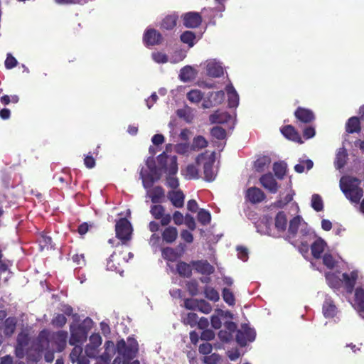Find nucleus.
I'll use <instances>...</instances> for the list:
<instances>
[{"label":"nucleus","mask_w":364,"mask_h":364,"mask_svg":"<svg viewBox=\"0 0 364 364\" xmlns=\"http://www.w3.org/2000/svg\"><path fill=\"white\" fill-rule=\"evenodd\" d=\"M116 350L119 355L115 358L113 364H140L138 360L132 361L139 351L138 342L135 338L129 337L127 344L124 339L118 341Z\"/></svg>","instance_id":"f257e3e1"},{"label":"nucleus","mask_w":364,"mask_h":364,"mask_svg":"<svg viewBox=\"0 0 364 364\" xmlns=\"http://www.w3.org/2000/svg\"><path fill=\"white\" fill-rule=\"evenodd\" d=\"M360 183V181L355 177L346 176L340 180L341 190L352 203H359L363 196V190L359 186Z\"/></svg>","instance_id":"f03ea898"},{"label":"nucleus","mask_w":364,"mask_h":364,"mask_svg":"<svg viewBox=\"0 0 364 364\" xmlns=\"http://www.w3.org/2000/svg\"><path fill=\"white\" fill-rule=\"evenodd\" d=\"M92 326V320L89 317L85 318L80 324L71 323L70 325V345L82 344L87 340L88 332Z\"/></svg>","instance_id":"7ed1b4c3"},{"label":"nucleus","mask_w":364,"mask_h":364,"mask_svg":"<svg viewBox=\"0 0 364 364\" xmlns=\"http://www.w3.org/2000/svg\"><path fill=\"white\" fill-rule=\"evenodd\" d=\"M116 237L125 244L132 238V227L130 222L125 218L118 220L115 225Z\"/></svg>","instance_id":"20e7f679"},{"label":"nucleus","mask_w":364,"mask_h":364,"mask_svg":"<svg viewBox=\"0 0 364 364\" xmlns=\"http://www.w3.org/2000/svg\"><path fill=\"white\" fill-rule=\"evenodd\" d=\"M256 333L254 328L247 324H242L240 330L237 331L236 341L242 347L247 345V342H252L255 339Z\"/></svg>","instance_id":"39448f33"},{"label":"nucleus","mask_w":364,"mask_h":364,"mask_svg":"<svg viewBox=\"0 0 364 364\" xmlns=\"http://www.w3.org/2000/svg\"><path fill=\"white\" fill-rule=\"evenodd\" d=\"M143 41L146 46L159 45L162 43V35L154 28L147 29L143 36Z\"/></svg>","instance_id":"423d86ee"},{"label":"nucleus","mask_w":364,"mask_h":364,"mask_svg":"<svg viewBox=\"0 0 364 364\" xmlns=\"http://www.w3.org/2000/svg\"><path fill=\"white\" fill-rule=\"evenodd\" d=\"M183 26L186 28H198L202 23V16L198 12H188L183 16Z\"/></svg>","instance_id":"0eeeda50"},{"label":"nucleus","mask_w":364,"mask_h":364,"mask_svg":"<svg viewBox=\"0 0 364 364\" xmlns=\"http://www.w3.org/2000/svg\"><path fill=\"white\" fill-rule=\"evenodd\" d=\"M266 198L264 193L257 187H250L245 192V199L252 204L262 202Z\"/></svg>","instance_id":"6e6552de"},{"label":"nucleus","mask_w":364,"mask_h":364,"mask_svg":"<svg viewBox=\"0 0 364 364\" xmlns=\"http://www.w3.org/2000/svg\"><path fill=\"white\" fill-rule=\"evenodd\" d=\"M259 182L270 193H275L277 192L279 186L272 173H267L263 174L259 178Z\"/></svg>","instance_id":"1a4fd4ad"},{"label":"nucleus","mask_w":364,"mask_h":364,"mask_svg":"<svg viewBox=\"0 0 364 364\" xmlns=\"http://www.w3.org/2000/svg\"><path fill=\"white\" fill-rule=\"evenodd\" d=\"M296 119L304 124H309L315 119V115L312 110L299 107L294 112Z\"/></svg>","instance_id":"9d476101"},{"label":"nucleus","mask_w":364,"mask_h":364,"mask_svg":"<svg viewBox=\"0 0 364 364\" xmlns=\"http://www.w3.org/2000/svg\"><path fill=\"white\" fill-rule=\"evenodd\" d=\"M195 270L201 274L210 275L215 272V268L207 260H196L191 262Z\"/></svg>","instance_id":"9b49d317"},{"label":"nucleus","mask_w":364,"mask_h":364,"mask_svg":"<svg viewBox=\"0 0 364 364\" xmlns=\"http://www.w3.org/2000/svg\"><path fill=\"white\" fill-rule=\"evenodd\" d=\"M206 73L212 77H220L223 75L224 70L222 65L215 60H209L206 64Z\"/></svg>","instance_id":"f8f14e48"},{"label":"nucleus","mask_w":364,"mask_h":364,"mask_svg":"<svg viewBox=\"0 0 364 364\" xmlns=\"http://www.w3.org/2000/svg\"><path fill=\"white\" fill-rule=\"evenodd\" d=\"M357 279L358 273L355 271H352L350 274L343 273L342 274V283L344 282L348 293L351 294L353 292Z\"/></svg>","instance_id":"ddd939ff"},{"label":"nucleus","mask_w":364,"mask_h":364,"mask_svg":"<svg viewBox=\"0 0 364 364\" xmlns=\"http://www.w3.org/2000/svg\"><path fill=\"white\" fill-rule=\"evenodd\" d=\"M280 131L287 139L297 143H303L299 134L293 126H284L281 128Z\"/></svg>","instance_id":"4468645a"},{"label":"nucleus","mask_w":364,"mask_h":364,"mask_svg":"<svg viewBox=\"0 0 364 364\" xmlns=\"http://www.w3.org/2000/svg\"><path fill=\"white\" fill-rule=\"evenodd\" d=\"M122 262H124V258H121L120 253L117 255L114 252L107 260V269L110 271L119 272Z\"/></svg>","instance_id":"2eb2a0df"},{"label":"nucleus","mask_w":364,"mask_h":364,"mask_svg":"<svg viewBox=\"0 0 364 364\" xmlns=\"http://www.w3.org/2000/svg\"><path fill=\"white\" fill-rule=\"evenodd\" d=\"M168 198L176 208H180L184 205L185 196L181 190L169 191Z\"/></svg>","instance_id":"dca6fc26"},{"label":"nucleus","mask_w":364,"mask_h":364,"mask_svg":"<svg viewBox=\"0 0 364 364\" xmlns=\"http://www.w3.org/2000/svg\"><path fill=\"white\" fill-rule=\"evenodd\" d=\"M323 314L326 318H333L337 314V307L330 297H326L323 304Z\"/></svg>","instance_id":"f3484780"},{"label":"nucleus","mask_w":364,"mask_h":364,"mask_svg":"<svg viewBox=\"0 0 364 364\" xmlns=\"http://www.w3.org/2000/svg\"><path fill=\"white\" fill-rule=\"evenodd\" d=\"M68 336V332L65 331H58L53 334V340L58 351H63L65 348Z\"/></svg>","instance_id":"a211bd4d"},{"label":"nucleus","mask_w":364,"mask_h":364,"mask_svg":"<svg viewBox=\"0 0 364 364\" xmlns=\"http://www.w3.org/2000/svg\"><path fill=\"white\" fill-rule=\"evenodd\" d=\"M214 159H209L208 161L203 164L204 178L208 182H212L215 180L216 173L213 170Z\"/></svg>","instance_id":"6ab92c4d"},{"label":"nucleus","mask_w":364,"mask_h":364,"mask_svg":"<svg viewBox=\"0 0 364 364\" xmlns=\"http://www.w3.org/2000/svg\"><path fill=\"white\" fill-rule=\"evenodd\" d=\"M355 309L361 314H364V288L357 287L355 290Z\"/></svg>","instance_id":"aec40b11"},{"label":"nucleus","mask_w":364,"mask_h":364,"mask_svg":"<svg viewBox=\"0 0 364 364\" xmlns=\"http://www.w3.org/2000/svg\"><path fill=\"white\" fill-rule=\"evenodd\" d=\"M326 243L325 241L318 238L311 245V255L315 259H320L324 251Z\"/></svg>","instance_id":"412c9836"},{"label":"nucleus","mask_w":364,"mask_h":364,"mask_svg":"<svg viewBox=\"0 0 364 364\" xmlns=\"http://www.w3.org/2000/svg\"><path fill=\"white\" fill-rule=\"evenodd\" d=\"M178 16L176 14H170L165 16L161 23L160 28L162 30H173L177 24Z\"/></svg>","instance_id":"4be33fe9"},{"label":"nucleus","mask_w":364,"mask_h":364,"mask_svg":"<svg viewBox=\"0 0 364 364\" xmlns=\"http://www.w3.org/2000/svg\"><path fill=\"white\" fill-rule=\"evenodd\" d=\"M161 235L164 242L168 244H172L178 237L177 228L173 226L167 227L164 229Z\"/></svg>","instance_id":"5701e85b"},{"label":"nucleus","mask_w":364,"mask_h":364,"mask_svg":"<svg viewBox=\"0 0 364 364\" xmlns=\"http://www.w3.org/2000/svg\"><path fill=\"white\" fill-rule=\"evenodd\" d=\"M149 197L153 203L157 204L163 201L165 197V192L161 186H157L149 192Z\"/></svg>","instance_id":"b1692460"},{"label":"nucleus","mask_w":364,"mask_h":364,"mask_svg":"<svg viewBox=\"0 0 364 364\" xmlns=\"http://www.w3.org/2000/svg\"><path fill=\"white\" fill-rule=\"evenodd\" d=\"M303 219L300 215H296L290 221L288 228V237L294 238L296 237L299 227L301 225Z\"/></svg>","instance_id":"393cba45"},{"label":"nucleus","mask_w":364,"mask_h":364,"mask_svg":"<svg viewBox=\"0 0 364 364\" xmlns=\"http://www.w3.org/2000/svg\"><path fill=\"white\" fill-rule=\"evenodd\" d=\"M231 119V116L226 112L216 111L210 115L209 120L213 124H223Z\"/></svg>","instance_id":"a878e982"},{"label":"nucleus","mask_w":364,"mask_h":364,"mask_svg":"<svg viewBox=\"0 0 364 364\" xmlns=\"http://www.w3.org/2000/svg\"><path fill=\"white\" fill-rule=\"evenodd\" d=\"M360 123L358 117H352L346 124V130L348 133H358L360 132Z\"/></svg>","instance_id":"bb28decb"},{"label":"nucleus","mask_w":364,"mask_h":364,"mask_svg":"<svg viewBox=\"0 0 364 364\" xmlns=\"http://www.w3.org/2000/svg\"><path fill=\"white\" fill-rule=\"evenodd\" d=\"M17 324V320L15 317H9L6 318L4 323V333L6 336H11L15 331Z\"/></svg>","instance_id":"cd10ccee"},{"label":"nucleus","mask_w":364,"mask_h":364,"mask_svg":"<svg viewBox=\"0 0 364 364\" xmlns=\"http://www.w3.org/2000/svg\"><path fill=\"white\" fill-rule=\"evenodd\" d=\"M176 270L178 274L183 277L189 278L192 275V268L190 264L180 261L176 265Z\"/></svg>","instance_id":"c85d7f7f"},{"label":"nucleus","mask_w":364,"mask_h":364,"mask_svg":"<svg viewBox=\"0 0 364 364\" xmlns=\"http://www.w3.org/2000/svg\"><path fill=\"white\" fill-rule=\"evenodd\" d=\"M287 218L284 211H279L275 217V228L277 230L284 232L287 229Z\"/></svg>","instance_id":"c756f323"},{"label":"nucleus","mask_w":364,"mask_h":364,"mask_svg":"<svg viewBox=\"0 0 364 364\" xmlns=\"http://www.w3.org/2000/svg\"><path fill=\"white\" fill-rule=\"evenodd\" d=\"M271 163V159L267 156H263L258 158L254 164V167L256 171L262 172L266 168L269 166Z\"/></svg>","instance_id":"7c9ffc66"},{"label":"nucleus","mask_w":364,"mask_h":364,"mask_svg":"<svg viewBox=\"0 0 364 364\" xmlns=\"http://www.w3.org/2000/svg\"><path fill=\"white\" fill-rule=\"evenodd\" d=\"M228 96V106L230 108H235L237 107L239 104V96L234 89L233 87H231L227 90Z\"/></svg>","instance_id":"2f4dec72"},{"label":"nucleus","mask_w":364,"mask_h":364,"mask_svg":"<svg viewBox=\"0 0 364 364\" xmlns=\"http://www.w3.org/2000/svg\"><path fill=\"white\" fill-rule=\"evenodd\" d=\"M161 254L164 259L171 262H174L178 259V257H179V255L176 251L173 248L169 247L163 248L161 250Z\"/></svg>","instance_id":"473e14b6"},{"label":"nucleus","mask_w":364,"mask_h":364,"mask_svg":"<svg viewBox=\"0 0 364 364\" xmlns=\"http://www.w3.org/2000/svg\"><path fill=\"white\" fill-rule=\"evenodd\" d=\"M188 180L198 178V170L193 164H188L183 173Z\"/></svg>","instance_id":"72a5a7b5"},{"label":"nucleus","mask_w":364,"mask_h":364,"mask_svg":"<svg viewBox=\"0 0 364 364\" xmlns=\"http://www.w3.org/2000/svg\"><path fill=\"white\" fill-rule=\"evenodd\" d=\"M181 41L189 47H193L195 44L196 34L193 31H186L180 36Z\"/></svg>","instance_id":"f704fd0d"},{"label":"nucleus","mask_w":364,"mask_h":364,"mask_svg":"<svg viewBox=\"0 0 364 364\" xmlns=\"http://www.w3.org/2000/svg\"><path fill=\"white\" fill-rule=\"evenodd\" d=\"M198 221L203 225H208L211 221V215L205 209H200L197 215Z\"/></svg>","instance_id":"c9c22d12"},{"label":"nucleus","mask_w":364,"mask_h":364,"mask_svg":"<svg viewBox=\"0 0 364 364\" xmlns=\"http://www.w3.org/2000/svg\"><path fill=\"white\" fill-rule=\"evenodd\" d=\"M287 167L282 162H275L273 164V171L279 179H282L286 174Z\"/></svg>","instance_id":"e433bc0d"},{"label":"nucleus","mask_w":364,"mask_h":364,"mask_svg":"<svg viewBox=\"0 0 364 364\" xmlns=\"http://www.w3.org/2000/svg\"><path fill=\"white\" fill-rule=\"evenodd\" d=\"M204 294L208 299L213 302H216L220 299L219 293L211 287L206 286L204 288Z\"/></svg>","instance_id":"4c0bfd02"},{"label":"nucleus","mask_w":364,"mask_h":364,"mask_svg":"<svg viewBox=\"0 0 364 364\" xmlns=\"http://www.w3.org/2000/svg\"><path fill=\"white\" fill-rule=\"evenodd\" d=\"M326 280L328 281V285L333 288V289H338L340 288L341 284H342V279H340L337 275L335 274H328L326 277Z\"/></svg>","instance_id":"58836bf2"},{"label":"nucleus","mask_w":364,"mask_h":364,"mask_svg":"<svg viewBox=\"0 0 364 364\" xmlns=\"http://www.w3.org/2000/svg\"><path fill=\"white\" fill-rule=\"evenodd\" d=\"M222 296L225 302L229 306H234L235 304V298L230 289L224 288L222 291Z\"/></svg>","instance_id":"ea45409f"},{"label":"nucleus","mask_w":364,"mask_h":364,"mask_svg":"<svg viewBox=\"0 0 364 364\" xmlns=\"http://www.w3.org/2000/svg\"><path fill=\"white\" fill-rule=\"evenodd\" d=\"M314 163L311 159L303 160L299 164L295 165L294 170L299 173H301L304 171L305 167L307 170L312 168Z\"/></svg>","instance_id":"a19ab883"},{"label":"nucleus","mask_w":364,"mask_h":364,"mask_svg":"<svg viewBox=\"0 0 364 364\" xmlns=\"http://www.w3.org/2000/svg\"><path fill=\"white\" fill-rule=\"evenodd\" d=\"M203 94L199 90H191L187 93L188 100L193 103H198L203 99Z\"/></svg>","instance_id":"79ce46f5"},{"label":"nucleus","mask_w":364,"mask_h":364,"mask_svg":"<svg viewBox=\"0 0 364 364\" xmlns=\"http://www.w3.org/2000/svg\"><path fill=\"white\" fill-rule=\"evenodd\" d=\"M180 77L183 81L191 80L193 77V69L189 65H186L181 69Z\"/></svg>","instance_id":"37998d69"},{"label":"nucleus","mask_w":364,"mask_h":364,"mask_svg":"<svg viewBox=\"0 0 364 364\" xmlns=\"http://www.w3.org/2000/svg\"><path fill=\"white\" fill-rule=\"evenodd\" d=\"M38 242L41 250H43L44 248L48 249L52 247V238L46 233L41 234L38 238Z\"/></svg>","instance_id":"c03bdc74"},{"label":"nucleus","mask_w":364,"mask_h":364,"mask_svg":"<svg viewBox=\"0 0 364 364\" xmlns=\"http://www.w3.org/2000/svg\"><path fill=\"white\" fill-rule=\"evenodd\" d=\"M165 209L163 205L159 204H155L151 207L150 213L151 215L156 220L162 218L164 214Z\"/></svg>","instance_id":"a18cd8bd"},{"label":"nucleus","mask_w":364,"mask_h":364,"mask_svg":"<svg viewBox=\"0 0 364 364\" xmlns=\"http://www.w3.org/2000/svg\"><path fill=\"white\" fill-rule=\"evenodd\" d=\"M311 207L317 212L323 208V203L321 197L318 194H314L311 198Z\"/></svg>","instance_id":"49530a36"},{"label":"nucleus","mask_w":364,"mask_h":364,"mask_svg":"<svg viewBox=\"0 0 364 364\" xmlns=\"http://www.w3.org/2000/svg\"><path fill=\"white\" fill-rule=\"evenodd\" d=\"M82 355V348L81 344L74 345V348L70 354V360L73 363H75L76 360H78L80 356Z\"/></svg>","instance_id":"de8ad7c7"},{"label":"nucleus","mask_w":364,"mask_h":364,"mask_svg":"<svg viewBox=\"0 0 364 364\" xmlns=\"http://www.w3.org/2000/svg\"><path fill=\"white\" fill-rule=\"evenodd\" d=\"M207 146L208 141L203 136H197L193 140L192 146L193 149L205 148Z\"/></svg>","instance_id":"09e8293b"},{"label":"nucleus","mask_w":364,"mask_h":364,"mask_svg":"<svg viewBox=\"0 0 364 364\" xmlns=\"http://www.w3.org/2000/svg\"><path fill=\"white\" fill-rule=\"evenodd\" d=\"M198 316L196 313H188L186 317L183 318V322L186 325H189L191 327L196 326L198 323Z\"/></svg>","instance_id":"8fccbe9b"},{"label":"nucleus","mask_w":364,"mask_h":364,"mask_svg":"<svg viewBox=\"0 0 364 364\" xmlns=\"http://www.w3.org/2000/svg\"><path fill=\"white\" fill-rule=\"evenodd\" d=\"M210 134L213 136V137L222 140L224 139L226 137V131L225 129L220 127H214L211 131Z\"/></svg>","instance_id":"3c124183"},{"label":"nucleus","mask_w":364,"mask_h":364,"mask_svg":"<svg viewBox=\"0 0 364 364\" xmlns=\"http://www.w3.org/2000/svg\"><path fill=\"white\" fill-rule=\"evenodd\" d=\"M52 324L57 328H63L67 323V318L64 314H58L52 319Z\"/></svg>","instance_id":"603ef678"},{"label":"nucleus","mask_w":364,"mask_h":364,"mask_svg":"<svg viewBox=\"0 0 364 364\" xmlns=\"http://www.w3.org/2000/svg\"><path fill=\"white\" fill-rule=\"evenodd\" d=\"M186 288L191 296H196L198 294V283L196 279L188 282Z\"/></svg>","instance_id":"864d4df0"},{"label":"nucleus","mask_w":364,"mask_h":364,"mask_svg":"<svg viewBox=\"0 0 364 364\" xmlns=\"http://www.w3.org/2000/svg\"><path fill=\"white\" fill-rule=\"evenodd\" d=\"M29 341L30 338L27 333H20L17 336L16 345L26 348L29 344Z\"/></svg>","instance_id":"5fc2aeb1"},{"label":"nucleus","mask_w":364,"mask_h":364,"mask_svg":"<svg viewBox=\"0 0 364 364\" xmlns=\"http://www.w3.org/2000/svg\"><path fill=\"white\" fill-rule=\"evenodd\" d=\"M220 360V355L218 353H212L211 355L204 356L202 360L205 364H217Z\"/></svg>","instance_id":"6e6d98bb"},{"label":"nucleus","mask_w":364,"mask_h":364,"mask_svg":"<svg viewBox=\"0 0 364 364\" xmlns=\"http://www.w3.org/2000/svg\"><path fill=\"white\" fill-rule=\"evenodd\" d=\"M151 57L157 63H166L168 60L167 55L161 52H154Z\"/></svg>","instance_id":"4d7b16f0"},{"label":"nucleus","mask_w":364,"mask_h":364,"mask_svg":"<svg viewBox=\"0 0 364 364\" xmlns=\"http://www.w3.org/2000/svg\"><path fill=\"white\" fill-rule=\"evenodd\" d=\"M323 264L329 269H333L336 265L333 257L331 254L326 253L323 256Z\"/></svg>","instance_id":"13d9d810"},{"label":"nucleus","mask_w":364,"mask_h":364,"mask_svg":"<svg viewBox=\"0 0 364 364\" xmlns=\"http://www.w3.org/2000/svg\"><path fill=\"white\" fill-rule=\"evenodd\" d=\"M197 309L204 314H209L212 311L211 305L204 299L199 300Z\"/></svg>","instance_id":"bf43d9fd"},{"label":"nucleus","mask_w":364,"mask_h":364,"mask_svg":"<svg viewBox=\"0 0 364 364\" xmlns=\"http://www.w3.org/2000/svg\"><path fill=\"white\" fill-rule=\"evenodd\" d=\"M169 176H174L178 171V164L176 156H173L171 159V163L167 168Z\"/></svg>","instance_id":"052dcab7"},{"label":"nucleus","mask_w":364,"mask_h":364,"mask_svg":"<svg viewBox=\"0 0 364 364\" xmlns=\"http://www.w3.org/2000/svg\"><path fill=\"white\" fill-rule=\"evenodd\" d=\"M213 350V346L210 343L206 342L201 343L198 347V351L202 355H209Z\"/></svg>","instance_id":"680f3d73"},{"label":"nucleus","mask_w":364,"mask_h":364,"mask_svg":"<svg viewBox=\"0 0 364 364\" xmlns=\"http://www.w3.org/2000/svg\"><path fill=\"white\" fill-rule=\"evenodd\" d=\"M198 301L199 300L198 299H186L184 300V306L187 309L195 310L198 306Z\"/></svg>","instance_id":"e2e57ef3"},{"label":"nucleus","mask_w":364,"mask_h":364,"mask_svg":"<svg viewBox=\"0 0 364 364\" xmlns=\"http://www.w3.org/2000/svg\"><path fill=\"white\" fill-rule=\"evenodd\" d=\"M215 333L211 329L203 330L200 334V338L203 341H209L213 340Z\"/></svg>","instance_id":"0e129e2a"},{"label":"nucleus","mask_w":364,"mask_h":364,"mask_svg":"<svg viewBox=\"0 0 364 364\" xmlns=\"http://www.w3.org/2000/svg\"><path fill=\"white\" fill-rule=\"evenodd\" d=\"M184 222H185V224L186 225V226L191 230L193 231L196 229V222H195L194 218L191 215L186 214L185 215Z\"/></svg>","instance_id":"69168bd1"},{"label":"nucleus","mask_w":364,"mask_h":364,"mask_svg":"<svg viewBox=\"0 0 364 364\" xmlns=\"http://www.w3.org/2000/svg\"><path fill=\"white\" fill-rule=\"evenodd\" d=\"M4 64L7 69H12L16 66L17 60L11 54H8Z\"/></svg>","instance_id":"338daca9"},{"label":"nucleus","mask_w":364,"mask_h":364,"mask_svg":"<svg viewBox=\"0 0 364 364\" xmlns=\"http://www.w3.org/2000/svg\"><path fill=\"white\" fill-rule=\"evenodd\" d=\"M172 218L176 225H181L184 223L185 216L181 212L176 210Z\"/></svg>","instance_id":"774afa93"}]
</instances>
